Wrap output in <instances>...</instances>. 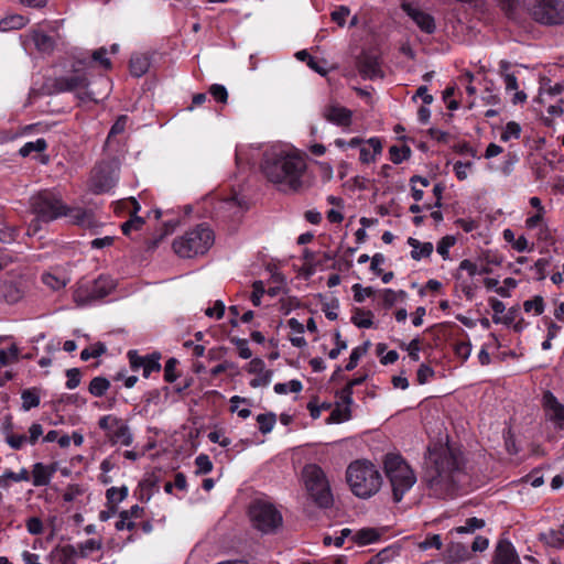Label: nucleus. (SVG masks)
<instances>
[{"label":"nucleus","mask_w":564,"mask_h":564,"mask_svg":"<svg viewBox=\"0 0 564 564\" xmlns=\"http://www.w3.org/2000/svg\"><path fill=\"white\" fill-rule=\"evenodd\" d=\"M260 166L268 181L281 192H297L303 185L305 161L285 145H265Z\"/></svg>","instance_id":"1"},{"label":"nucleus","mask_w":564,"mask_h":564,"mask_svg":"<svg viewBox=\"0 0 564 564\" xmlns=\"http://www.w3.org/2000/svg\"><path fill=\"white\" fill-rule=\"evenodd\" d=\"M426 484L432 495L446 498L456 488V475L462 465L460 455L448 445L435 444L429 447Z\"/></svg>","instance_id":"2"},{"label":"nucleus","mask_w":564,"mask_h":564,"mask_svg":"<svg viewBox=\"0 0 564 564\" xmlns=\"http://www.w3.org/2000/svg\"><path fill=\"white\" fill-rule=\"evenodd\" d=\"M346 481L351 492L360 499L375 496L382 486L380 471L367 459H356L348 465Z\"/></svg>","instance_id":"3"},{"label":"nucleus","mask_w":564,"mask_h":564,"mask_svg":"<svg viewBox=\"0 0 564 564\" xmlns=\"http://www.w3.org/2000/svg\"><path fill=\"white\" fill-rule=\"evenodd\" d=\"M215 242V234L207 224H199L173 241L174 252L183 259H192L205 254Z\"/></svg>","instance_id":"4"},{"label":"nucleus","mask_w":564,"mask_h":564,"mask_svg":"<svg viewBox=\"0 0 564 564\" xmlns=\"http://www.w3.org/2000/svg\"><path fill=\"white\" fill-rule=\"evenodd\" d=\"M383 469L392 489L393 500L400 502L415 485L416 474L400 454L394 453L384 456Z\"/></svg>","instance_id":"5"},{"label":"nucleus","mask_w":564,"mask_h":564,"mask_svg":"<svg viewBox=\"0 0 564 564\" xmlns=\"http://www.w3.org/2000/svg\"><path fill=\"white\" fill-rule=\"evenodd\" d=\"M90 62L85 58H76L72 64V70L54 79L56 93H75L82 101L93 100L89 91Z\"/></svg>","instance_id":"6"},{"label":"nucleus","mask_w":564,"mask_h":564,"mask_svg":"<svg viewBox=\"0 0 564 564\" xmlns=\"http://www.w3.org/2000/svg\"><path fill=\"white\" fill-rule=\"evenodd\" d=\"M30 205L37 218L30 229L37 230L39 220L48 223L63 217L66 204L56 189H43L31 197Z\"/></svg>","instance_id":"7"},{"label":"nucleus","mask_w":564,"mask_h":564,"mask_svg":"<svg viewBox=\"0 0 564 564\" xmlns=\"http://www.w3.org/2000/svg\"><path fill=\"white\" fill-rule=\"evenodd\" d=\"M303 479L308 496L319 508L327 509L333 502V494L324 470L315 464L303 468Z\"/></svg>","instance_id":"8"},{"label":"nucleus","mask_w":564,"mask_h":564,"mask_svg":"<svg viewBox=\"0 0 564 564\" xmlns=\"http://www.w3.org/2000/svg\"><path fill=\"white\" fill-rule=\"evenodd\" d=\"M250 519L262 533H273L282 525L280 511L270 502L258 500L249 509Z\"/></svg>","instance_id":"9"},{"label":"nucleus","mask_w":564,"mask_h":564,"mask_svg":"<svg viewBox=\"0 0 564 564\" xmlns=\"http://www.w3.org/2000/svg\"><path fill=\"white\" fill-rule=\"evenodd\" d=\"M113 289V280L107 275H100L93 281L80 283L74 294L75 301L82 305L91 304L106 297Z\"/></svg>","instance_id":"10"},{"label":"nucleus","mask_w":564,"mask_h":564,"mask_svg":"<svg viewBox=\"0 0 564 564\" xmlns=\"http://www.w3.org/2000/svg\"><path fill=\"white\" fill-rule=\"evenodd\" d=\"M119 178V164L116 161H104L93 170L89 187L95 194L108 193Z\"/></svg>","instance_id":"11"},{"label":"nucleus","mask_w":564,"mask_h":564,"mask_svg":"<svg viewBox=\"0 0 564 564\" xmlns=\"http://www.w3.org/2000/svg\"><path fill=\"white\" fill-rule=\"evenodd\" d=\"M98 426L106 433V437L111 445L130 446L133 443V435L128 423L116 415L101 416Z\"/></svg>","instance_id":"12"},{"label":"nucleus","mask_w":564,"mask_h":564,"mask_svg":"<svg viewBox=\"0 0 564 564\" xmlns=\"http://www.w3.org/2000/svg\"><path fill=\"white\" fill-rule=\"evenodd\" d=\"M531 14L541 24H563L564 0H536L531 8Z\"/></svg>","instance_id":"13"},{"label":"nucleus","mask_w":564,"mask_h":564,"mask_svg":"<svg viewBox=\"0 0 564 564\" xmlns=\"http://www.w3.org/2000/svg\"><path fill=\"white\" fill-rule=\"evenodd\" d=\"M401 9L421 32L425 34H433L436 31V21L434 17L425 11L417 1H403L401 3Z\"/></svg>","instance_id":"14"},{"label":"nucleus","mask_w":564,"mask_h":564,"mask_svg":"<svg viewBox=\"0 0 564 564\" xmlns=\"http://www.w3.org/2000/svg\"><path fill=\"white\" fill-rule=\"evenodd\" d=\"M322 115L326 121L341 128H348L352 122V111L337 102L327 104Z\"/></svg>","instance_id":"15"},{"label":"nucleus","mask_w":564,"mask_h":564,"mask_svg":"<svg viewBox=\"0 0 564 564\" xmlns=\"http://www.w3.org/2000/svg\"><path fill=\"white\" fill-rule=\"evenodd\" d=\"M510 63L506 59L499 62V73L503 79L507 93L513 91L512 102L514 105L522 104L527 100V94L519 90L518 79L514 74L509 73Z\"/></svg>","instance_id":"16"},{"label":"nucleus","mask_w":564,"mask_h":564,"mask_svg":"<svg viewBox=\"0 0 564 564\" xmlns=\"http://www.w3.org/2000/svg\"><path fill=\"white\" fill-rule=\"evenodd\" d=\"M247 370L249 373L256 375L249 383L252 388L267 387L270 384L273 372L265 368V364L261 358L251 359Z\"/></svg>","instance_id":"17"},{"label":"nucleus","mask_w":564,"mask_h":564,"mask_svg":"<svg viewBox=\"0 0 564 564\" xmlns=\"http://www.w3.org/2000/svg\"><path fill=\"white\" fill-rule=\"evenodd\" d=\"M494 562L495 564H521L516 547L507 539H501L497 543Z\"/></svg>","instance_id":"18"},{"label":"nucleus","mask_w":564,"mask_h":564,"mask_svg":"<svg viewBox=\"0 0 564 564\" xmlns=\"http://www.w3.org/2000/svg\"><path fill=\"white\" fill-rule=\"evenodd\" d=\"M542 401L546 417L561 426L564 423V404L560 403L556 397L550 391L543 394Z\"/></svg>","instance_id":"19"},{"label":"nucleus","mask_w":564,"mask_h":564,"mask_svg":"<svg viewBox=\"0 0 564 564\" xmlns=\"http://www.w3.org/2000/svg\"><path fill=\"white\" fill-rule=\"evenodd\" d=\"M63 217H67L70 224L83 228H91L96 224L93 212L82 207L65 205V214H63Z\"/></svg>","instance_id":"20"},{"label":"nucleus","mask_w":564,"mask_h":564,"mask_svg":"<svg viewBox=\"0 0 564 564\" xmlns=\"http://www.w3.org/2000/svg\"><path fill=\"white\" fill-rule=\"evenodd\" d=\"M57 471V464L35 463L32 466V484L35 487H45L51 484Z\"/></svg>","instance_id":"21"},{"label":"nucleus","mask_w":564,"mask_h":564,"mask_svg":"<svg viewBox=\"0 0 564 564\" xmlns=\"http://www.w3.org/2000/svg\"><path fill=\"white\" fill-rule=\"evenodd\" d=\"M360 152V161L365 164H369L375 162L377 156L382 152V143L379 138H370L362 143L359 149Z\"/></svg>","instance_id":"22"},{"label":"nucleus","mask_w":564,"mask_h":564,"mask_svg":"<svg viewBox=\"0 0 564 564\" xmlns=\"http://www.w3.org/2000/svg\"><path fill=\"white\" fill-rule=\"evenodd\" d=\"M408 245L412 248L411 258L416 261L429 258L434 249L432 242H421L412 237L408 238Z\"/></svg>","instance_id":"23"},{"label":"nucleus","mask_w":564,"mask_h":564,"mask_svg":"<svg viewBox=\"0 0 564 564\" xmlns=\"http://www.w3.org/2000/svg\"><path fill=\"white\" fill-rule=\"evenodd\" d=\"M52 555L59 564H76L78 552L75 545L66 544L54 549Z\"/></svg>","instance_id":"24"},{"label":"nucleus","mask_w":564,"mask_h":564,"mask_svg":"<svg viewBox=\"0 0 564 564\" xmlns=\"http://www.w3.org/2000/svg\"><path fill=\"white\" fill-rule=\"evenodd\" d=\"M129 66L132 76L141 77L148 72L150 59L145 55L135 54L131 56Z\"/></svg>","instance_id":"25"},{"label":"nucleus","mask_w":564,"mask_h":564,"mask_svg":"<svg viewBox=\"0 0 564 564\" xmlns=\"http://www.w3.org/2000/svg\"><path fill=\"white\" fill-rule=\"evenodd\" d=\"M31 39L35 47L42 53H50L54 48L55 43L53 37L41 31H32Z\"/></svg>","instance_id":"26"},{"label":"nucleus","mask_w":564,"mask_h":564,"mask_svg":"<svg viewBox=\"0 0 564 564\" xmlns=\"http://www.w3.org/2000/svg\"><path fill=\"white\" fill-rule=\"evenodd\" d=\"M541 540L551 547L564 549V524L560 530H550L542 533Z\"/></svg>","instance_id":"27"},{"label":"nucleus","mask_w":564,"mask_h":564,"mask_svg":"<svg viewBox=\"0 0 564 564\" xmlns=\"http://www.w3.org/2000/svg\"><path fill=\"white\" fill-rule=\"evenodd\" d=\"M29 20L21 14H12L0 20V31L19 30L26 25Z\"/></svg>","instance_id":"28"},{"label":"nucleus","mask_w":564,"mask_h":564,"mask_svg":"<svg viewBox=\"0 0 564 564\" xmlns=\"http://www.w3.org/2000/svg\"><path fill=\"white\" fill-rule=\"evenodd\" d=\"M352 393L354 391L350 390L349 387H344L343 389H340L339 391H337L336 393V398H337V401H336V405H340L343 408H345V415H344V419H350L351 416V404L354 403V400H352Z\"/></svg>","instance_id":"29"},{"label":"nucleus","mask_w":564,"mask_h":564,"mask_svg":"<svg viewBox=\"0 0 564 564\" xmlns=\"http://www.w3.org/2000/svg\"><path fill=\"white\" fill-rule=\"evenodd\" d=\"M351 322L359 328H370L373 325V313L371 311L356 308Z\"/></svg>","instance_id":"30"},{"label":"nucleus","mask_w":564,"mask_h":564,"mask_svg":"<svg viewBox=\"0 0 564 564\" xmlns=\"http://www.w3.org/2000/svg\"><path fill=\"white\" fill-rule=\"evenodd\" d=\"M22 294L20 290L14 286L11 282L0 283V297L8 303H15L21 299Z\"/></svg>","instance_id":"31"},{"label":"nucleus","mask_w":564,"mask_h":564,"mask_svg":"<svg viewBox=\"0 0 564 564\" xmlns=\"http://www.w3.org/2000/svg\"><path fill=\"white\" fill-rule=\"evenodd\" d=\"M110 388V381L105 377H95L91 379L88 391L91 395L100 398L105 395L107 390Z\"/></svg>","instance_id":"32"},{"label":"nucleus","mask_w":564,"mask_h":564,"mask_svg":"<svg viewBox=\"0 0 564 564\" xmlns=\"http://www.w3.org/2000/svg\"><path fill=\"white\" fill-rule=\"evenodd\" d=\"M101 546H102V544H101L100 540L88 539V540H86L84 542L78 543L76 549H77V552H78V556L83 557V558H86L91 553H94L96 551H99L101 549Z\"/></svg>","instance_id":"33"},{"label":"nucleus","mask_w":564,"mask_h":564,"mask_svg":"<svg viewBox=\"0 0 564 564\" xmlns=\"http://www.w3.org/2000/svg\"><path fill=\"white\" fill-rule=\"evenodd\" d=\"M76 58H85L87 62H90V68L93 67L94 62L98 63L105 69H109L111 67V62L107 57V50L105 47L94 51L90 59L84 55L76 56Z\"/></svg>","instance_id":"34"},{"label":"nucleus","mask_w":564,"mask_h":564,"mask_svg":"<svg viewBox=\"0 0 564 564\" xmlns=\"http://www.w3.org/2000/svg\"><path fill=\"white\" fill-rule=\"evenodd\" d=\"M127 496L128 488L126 486L111 487L106 491L107 502L113 507H117V505L120 503Z\"/></svg>","instance_id":"35"},{"label":"nucleus","mask_w":564,"mask_h":564,"mask_svg":"<svg viewBox=\"0 0 564 564\" xmlns=\"http://www.w3.org/2000/svg\"><path fill=\"white\" fill-rule=\"evenodd\" d=\"M42 282L50 289L58 291L66 285V279L54 272H46L42 275Z\"/></svg>","instance_id":"36"},{"label":"nucleus","mask_w":564,"mask_h":564,"mask_svg":"<svg viewBox=\"0 0 564 564\" xmlns=\"http://www.w3.org/2000/svg\"><path fill=\"white\" fill-rule=\"evenodd\" d=\"M22 408L25 411L36 408L40 404V394L36 389H26L22 391Z\"/></svg>","instance_id":"37"},{"label":"nucleus","mask_w":564,"mask_h":564,"mask_svg":"<svg viewBox=\"0 0 564 564\" xmlns=\"http://www.w3.org/2000/svg\"><path fill=\"white\" fill-rule=\"evenodd\" d=\"M380 538V534L375 529H361L359 530L355 536L354 540L360 545H367L370 543H373L378 541Z\"/></svg>","instance_id":"38"},{"label":"nucleus","mask_w":564,"mask_h":564,"mask_svg":"<svg viewBox=\"0 0 564 564\" xmlns=\"http://www.w3.org/2000/svg\"><path fill=\"white\" fill-rule=\"evenodd\" d=\"M47 148L46 140L43 138H39L35 141L26 142L20 150L19 153L21 156L25 158L30 155L32 152H43Z\"/></svg>","instance_id":"39"},{"label":"nucleus","mask_w":564,"mask_h":564,"mask_svg":"<svg viewBox=\"0 0 564 564\" xmlns=\"http://www.w3.org/2000/svg\"><path fill=\"white\" fill-rule=\"evenodd\" d=\"M458 288L464 293L467 300H473L476 294L477 286L471 279H464L460 273H457Z\"/></svg>","instance_id":"40"},{"label":"nucleus","mask_w":564,"mask_h":564,"mask_svg":"<svg viewBox=\"0 0 564 564\" xmlns=\"http://www.w3.org/2000/svg\"><path fill=\"white\" fill-rule=\"evenodd\" d=\"M160 355L159 354H151L148 355V358L143 365L142 368V375L144 378H149L153 372H159L161 370L160 365Z\"/></svg>","instance_id":"41"},{"label":"nucleus","mask_w":564,"mask_h":564,"mask_svg":"<svg viewBox=\"0 0 564 564\" xmlns=\"http://www.w3.org/2000/svg\"><path fill=\"white\" fill-rule=\"evenodd\" d=\"M484 527H485V521L482 519L473 517V518H468L465 521L464 525L457 527L454 530L458 534L474 533L476 530H479V529H481Z\"/></svg>","instance_id":"42"},{"label":"nucleus","mask_w":564,"mask_h":564,"mask_svg":"<svg viewBox=\"0 0 564 564\" xmlns=\"http://www.w3.org/2000/svg\"><path fill=\"white\" fill-rule=\"evenodd\" d=\"M389 155H390V160L394 163V164H400L402 163L404 160L409 159L410 155H411V150L409 147L406 145H402V147H398V145H392L390 149H389Z\"/></svg>","instance_id":"43"},{"label":"nucleus","mask_w":564,"mask_h":564,"mask_svg":"<svg viewBox=\"0 0 564 564\" xmlns=\"http://www.w3.org/2000/svg\"><path fill=\"white\" fill-rule=\"evenodd\" d=\"M257 422L259 425V431L262 434H267L273 430L276 422V416L274 413L259 414L257 416Z\"/></svg>","instance_id":"44"},{"label":"nucleus","mask_w":564,"mask_h":564,"mask_svg":"<svg viewBox=\"0 0 564 564\" xmlns=\"http://www.w3.org/2000/svg\"><path fill=\"white\" fill-rule=\"evenodd\" d=\"M128 121V117L122 115L120 116L115 123L111 126L110 131L108 133L107 140H106V147H109L113 140V138L120 133H122L126 129Z\"/></svg>","instance_id":"45"},{"label":"nucleus","mask_w":564,"mask_h":564,"mask_svg":"<svg viewBox=\"0 0 564 564\" xmlns=\"http://www.w3.org/2000/svg\"><path fill=\"white\" fill-rule=\"evenodd\" d=\"M523 310L527 313H532L533 315H540L544 311V301L542 296H534L531 300H527L523 303Z\"/></svg>","instance_id":"46"},{"label":"nucleus","mask_w":564,"mask_h":564,"mask_svg":"<svg viewBox=\"0 0 564 564\" xmlns=\"http://www.w3.org/2000/svg\"><path fill=\"white\" fill-rule=\"evenodd\" d=\"M521 134V127L514 121H509L500 135L501 141L507 142L512 139H519Z\"/></svg>","instance_id":"47"},{"label":"nucleus","mask_w":564,"mask_h":564,"mask_svg":"<svg viewBox=\"0 0 564 564\" xmlns=\"http://www.w3.org/2000/svg\"><path fill=\"white\" fill-rule=\"evenodd\" d=\"M303 386L302 382L299 380H291L289 382L284 383H275L274 384V392L278 394H285L288 392H294L297 393L302 390Z\"/></svg>","instance_id":"48"},{"label":"nucleus","mask_w":564,"mask_h":564,"mask_svg":"<svg viewBox=\"0 0 564 564\" xmlns=\"http://www.w3.org/2000/svg\"><path fill=\"white\" fill-rule=\"evenodd\" d=\"M106 352V346L102 343H96L87 348H85L80 352V358L84 361H87L91 358H97Z\"/></svg>","instance_id":"49"},{"label":"nucleus","mask_w":564,"mask_h":564,"mask_svg":"<svg viewBox=\"0 0 564 564\" xmlns=\"http://www.w3.org/2000/svg\"><path fill=\"white\" fill-rule=\"evenodd\" d=\"M19 356V349L15 345H12L8 349H0V368L8 366L12 361H15Z\"/></svg>","instance_id":"50"},{"label":"nucleus","mask_w":564,"mask_h":564,"mask_svg":"<svg viewBox=\"0 0 564 564\" xmlns=\"http://www.w3.org/2000/svg\"><path fill=\"white\" fill-rule=\"evenodd\" d=\"M455 243V238L452 237V236H445L443 237L437 246H436V251L437 253L444 259H448L449 257V249L454 246Z\"/></svg>","instance_id":"51"},{"label":"nucleus","mask_w":564,"mask_h":564,"mask_svg":"<svg viewBox=\"0 0 564 564\" xmlns=\"http://www.w3.org/2000/svg\"><path fill=\"white\" fill-rule=\"evenodd\" d=\"M195 466L197 468V470H196L197 474L206 475L213 470V463H212L209 456L206 454H199L195 458Z\"/></svg>","instance_id":"52"},{"label":"nucleus","mask_w":564,"mask_h":564,"mask_svg":"<svg viewBox=\"0 0 564 564\" xmlns=\"http://www.w3.org/2000/svg\"><path fill=\"white\" fill-rule=\"evenodd\" d=\"M404 291H393L392 289H386L382 294V302L386 307L393 306L400 297H404Z\"/></svg>","instance_id":"53"},{"label":"nucleus","mask_w":564,"mask_h":564,"mask_svg":"<svg viewBox=\"0 0 564 564\" xmlns=\"http://www.w3.org/2000/svg\"><path fill=\"white\" fill-rule=\"evenodd\" d=\"M349 14L350 10L348 7L339 6L330 13V18L338 26L343 28L346 24V19Z\"/></svg>","instance_id":"54"},{"label":"nucleus","mask_w":564,"mask_h":564,"mask_svg":"<svg viewBox=\"0 0 564 564\" xmlns=\"http://www.w3.org/2000/svg\"><path fill=\"white\" fill-rule=\"evenodd\" d=\"M128 359H129V364H130V368L133 370V371H139V370H142L143 368V365L148 358V355L147 356H141L138 354L137 350H129L128 354Z\"/></svg>","instance_id":"55"},{"label":"nucleus","mask_w":564,"mask_h":564,"mask_svg":"<svg viewBox=\"0 0 564 564\" xmlns=\"http://www.w3.org/2000/svg\"><path fill=\"white\" fill-rule=\"evenodd\" d=\"M178 361L175 358H170L164 365V380L166 382H174L178 375L176 372V366Z\"/></svg>","instance_id":"56"},{"label":"nucleus","mask_w":564,"mask_h":564,"mask_svg":"<svg viewBox=\"0 0 564 564\" xmlns=\"http://www.w3.org/2000/svg\"><path fill=\"white\" fill-rule=\"evenodd\" d=\"M544 216H545V213H536V212H535V214L529 216L525 219L527 229L532 230L535 228H540V230H542L545 227Z\"/></svg>","instance_id":"57"},{"label":"nucleus","mask_w":564,"mask_h":564,"mask_svg":"<svg viewBox=\"0 0 564 564\" xmlns=\"http://www.w3.org/2000/svg\"><path fill=\"white\" fill-rule=\"evenodd\" d=\"M143 224L144 220L142 217L133 216L121 225V230L123 235L129 236L132 230L141 229Z\"/></svg>","instance_id":"58"},{"label":"nucleus","mask_w":564,"mask_h":564,"mask_svg":"<svg viewBox=\"0 0 564 564\" xmlns=\"http://www.w3.org/2000/svg\"><path fill=\"white\" fill-rule=\"evenodd\" d=\"M455 355L463 361H466L471 354V344L469 341H457L454 345Z\"/></svg>","instance_id":"59"},{"label":"nucleus","mask_w":564,"mask_h":564,"mask_svg":"<svg viewBox=\"0 0 564 564\" xmlns=\"http://www.w3.org/2000/svg\"><path fill=\"white\" fill-rule=\"evenodd\" d=\"M67 381L65 383L68 390L77 388L80 383V371L78 368H70L66 370Z\"/></svg>","instance_id":"60"},{"label":"nucleus","mask_w":564,"mask_h":564,"mask_svg":"<svg viewBox=\"0 0 564 564\" xmlns=\"http://www.w3.org/2000/svg\"><path fill=\"white\" fill-rule=\"evenodd\" d=\"M462 271L467 272V279L475 280V276L478 275V265L469 259H464L458 265V273Z\"/></svg>","instance_id":"61"},{"label":"nucleus","mask_w":564,"mask_h":564,"mask_svg":"<svg viewBox=\"0 0 564 564\" xmlns=\"http://www.w3.org/2000/svg\"><path fill=\"white\" fill-rule=\"evenodd\" d=\"M25 525L28 532L32 535H40L44 532L43 522L37 517H31L30 519H28Z\"/></svg>","instance_id":"62"},{"label":"nucleus","mask_w":564,"mask_h":564,"mask_svg":"<svg viewBox=\"0 0 564 564\" xmlns=\"http://www.w3.org/2000/svg\"><path fill=\"white\" fill-rule=\"evenodd\" d=\"M209 94L213 96V98L218 101L226 104L228 99V93L225 86L219 84H214L209 88Z\"/></svg>","instance_id":"63"},{"label":"nucleus","mask_w":564,"mask_h":564,"mask_svg":"<svg viewBox=\"0 0 564 564\" xmlns=\"http://www.w3.org/2000/svg\"><path fill=\"white\" fill-rule=\"evenodd\" d=\"M518 2V0H499V6L509 19H516Z\"/></svg>","instance_id":"64"}]
</instances>
